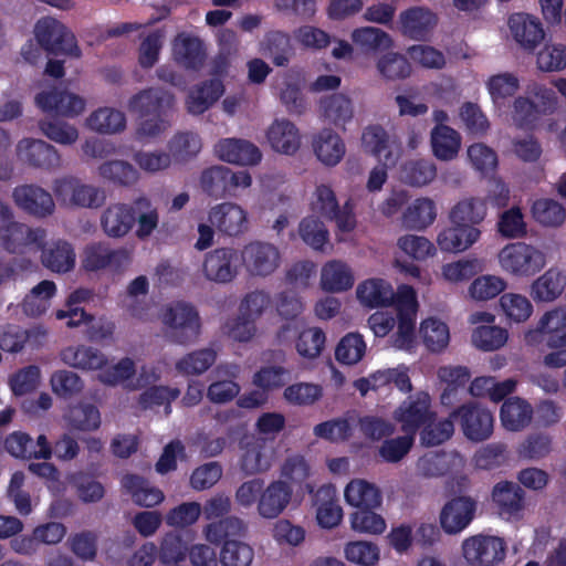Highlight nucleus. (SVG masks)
Instances as JSON below:
<instances>
[{"instance_id": "obj_1", "label": "nucleus", "mask_w": 566, "mask_h": 566, "mask_svg": "<svg viewBox=\"0 0 566 566\" xmlns=\"http://www.w3.org/2000/svg\"><path fill=\"white\" fill-rule=\"evenodd\" d=\"M164 336L172 343L187 345L195 342L201 329L200 316L196 307L178 301L165 307L161 314Z\"/></svg>"}, {"instance_id": "obj_2", "label": "nucleus", "mask_w": 566, "mask_h": 566, "mask_svg": "<svg viewBox=\"0 0 566 566\" xmlns=\"http://www.w3.org/2000/svg\"><path fill=\"white\" fill-rule=\"evenodd\" d=\"M53 193L66 209H98L106 201L105 189L83 182L75 176H63L53 181Z\"/></svg>"}, {"instance_id": "obj_3", "label": "nucleus", "mask_w": 566, "mask_h": 566, "mask_svg": "<svg viewBox=\"0 0 566 566\" xmlns=\"http://www.w3.org/2000/svg\"><path fill=\"white\" fill-rule=\"evenodd\" d=\"M462 555L470 566H496L506 556L503 538L492 535H473L462 542Z\"/></svg>"}, {"instance_id": "obj_4", "label": "nucleus", "mask_w": 566, "mask_h": 566, "mask_svg": "<svg viewBox=\"0 0 566 566\" xmlns=\"http://www.w3.org/2000/svg\"><path fill=\"white\" fill-rule=\"evenodd\" d=\"M524 339L528 345L546 342L552 348L566 347V305L547 311L533 329H528Z\"/></svg>"}, {"instance_id": "obj_5", "label": "nucleus", "mask_w": 566, "mask_h": 566, "mask_svg": "<svg viewBox=\"0 0 566 566\" xmlns=\"http://www.w3.org/2000/svg\"><path fill=\"white\" fill-rule=\"evenodd\" d=\"M35 38L39 44L53 54H67L78 57L80 49L74 34L53 18H44L35 24Z\"/></svg>"}, {"instance_id": "obj_6", "label": "nucleus", "mask_w": 566, "mask_h": 566, "mask_svg": "<svg viewBox=\"0 0 566 566\" xmlns=\"http://www.w3.org/2000/svg\"><path fill=\"white\" fill-rule=\"evenodd\" d=\"M501 266L516 275H532L545 265V255L536 248L523 242L511 243L499 253Z\"/></svg>"}, {"instance_id": "obj_7", "label": "nucleus", "mask_w": 566, "mask_h": 566, "mask_svg": "<svg viewBox=\"0 0 566 566\" xmlns=\"http://www.w3.org/2000/svg\"><path fill=\"white\" fill-rule=\"evenodd\" d=\"M46 231L15 220L14 213L0 228V243L9 253H23L31 245L43 248Z\"/></svg>"}, {"instance_id": "obj_8", "label": "nucleus", "mask_w": 566, "mask_h": 566, "mask_svg": "<svg viewBox=\"0 0 566 566\" xmlns=\"http://www.w3.org/2000/svg\"><path fill=\"white\" fill-rule=\"evenodd\" d=\"M478 501L469 495H459L447 501L440 510V527L448 535L464 531L474 520Z\"/></svg>"}, {"instance_id": "obj_9", "label": "nucleus", "mask_w": 566, "mask_h": 566, "mask_svg": "<svg viewBox=\"0 0 566 566\" xmlns=\"http://www.w3.org/2000/svg\"><path fill=\"white\" fill-rule=\"evenodd\" d=\"M450 417L459 418L464 436L471 441H484L493 432V415L489 409L480 405H463L455 409Z\"/></svg>"}, {"instance_id": "obj_10", "label": "nucleus", "mask_w": 566, "mask_h": 566, "mask_svg": "<svg viewBox=\"0 0 566 566\" xmlns=\"http://www.w3.org/2000/svg\"><path fill=\"white\" fill-rule=\"evenodd\" d=\"M240 469L248 476L265 473L275 459L274 441L265 438H249L242 444Z\"/></svg>"}, {"instance_id": "obj_11", "label": "nucleus", "mask_w": 566, "mask_h": 566, "mask_svg": "<svg viewBox=\"0 0 566 566\" xmlns=\"http://www.w3.org/2000/svg\"><path fill=\"white\" fill-rule=\"evenodd\" d=\"M175 106V96L161 87H147L132 95L126 104L130 114L138 117L167 115Z\"/></svg>"}, {"instance_id": "obj_12", "label": "nucleus", "mask_w": 566, "mask_h": 566, "mask_svg": "<svg viewBox=\"0 0 566 566\" xmlns=\"http://www.w3.org/2000/svg\"><path fill=\"white\" fill-rule=\"evenodd\" d=\"M17 156L23 164L38 169L52 171L62 167L59 151L42 139H21L17 145Z\"/></svg>"}, {"instance_id": "obj_13", "label": "nucleus", "mask_w": 566, "mask_h": 566, "mask_svg": "<svg viewBox=\"0 0 566 566\" xmlns=\"http://www.w3.org/2000/svg\"><path fill=\"white\" fill-rule=\"evenodd\" d=\"M12 199L20 209L35 218H46L55 210L52 195L38 185L15 187L12 191Z\"/></svg>"}, {"instance_id": "obj_14", "label": "nucleus", "mask_w": 566, "mask_h": 566, "mask_svg": "<svg viewBox=\"0 0 566 566\" xmlns=\"http://www.w3.org/2000/svg\"><path fill=\"white\" fill-rule=\"evenodd\" d=\"M202 272L207 280L220 284L231 282L239 272L235 250L219 248L206 254Z\"/></svg>"}, {"instance_id": "obj_15", "label": "nucleus", "mask_w": 566, "mask_h": 566, "mask_svg": "<svg viewBox=\"0 0 566 566\" xmlns=\"http://www.w3.org/2000/svg\"><path fill=\"white\" fill-rule=\"evenodd\" d=\"M315 195L314 209L319 214L335 221L337 228L343 232L352 231L355 228L356 222L349 202L340 208L334 191L326 185H319Z\"/></svg>"}, {"instance_id": "obj_16", "label": "nucleus", "mask_w": 566, "mask_h": 566, "mask_svg": "<svg viewBox=\"0 0 566 566\" xmlns=\"http://www.w3.org/2000/svg\"><path fill=\"white\" fill-rule=\"evenodd\" d=\"M415 291L409 286H402L397 293L398 331L394 340L397 348H408L415 336V316L417 312Z\"/></svg>"}, {"instance_id": "obj_17", "label": "nucleus", "mask_w": 566, "mask_h": 566, "mask_svg": "<svg viewBox=\"0 0 566 566\" xmlns=\"http://www.w3.org/2000/svg\"><path fill=\"white\" fill-rule=\"evenodd\" d=\"M242 261L250 274L268 276L279 268L280 252L273 244L256 241L244 247Z\"/></svg>"}, {"instance_id": "obj_18", "label": "nucleus", "mask_w": 566, "mask_h": 566, "mask_svg": "<svg viewBox=\"0 0 566 566\" xmlns=\"http://www.w3.org/2000/svg\"><path fill=\"white\" fill-rule=\"evenodd\" d=\"M293 496V488L285 480H274L260 493L256 511L263 518H276L290 505Z\"/></svg>"}, {"instance_id": "obj_19", "label": "nucleus", "mask_w": 566, "mask_h": 566, "mask_svg": "<svg viewBox=\"0 0 566 566\" xmlns=\"http://www.w3.org/2000/svg\"><path fill=\"white\" fill-rule=\"evenodd\" d=\"M395 415L401 423L402 430L412 437L421 426L434 417L430 410V398L424 392L417 394L413 399L405 401Z\"/></svg>"}, {"instance_id": "obj_20", "label": "nucleus", "mask_w": 566, "mask_h": 566, "mask_svg": "<svg viewBox=\"0 0 566 566\" xmlns=\"http://www.w3.org/2000/svg\"><path fill=\"white\" fill-rule=\"evenodd\" d=\"M36 105L44 112L55 113L65 117H74L85 108V101L67 91L52 90L35 96Z\"/></svg>"}, {"instance_id": "obj_21", "label": "nucleus", "mask_w": 566, "mask_h": 566, "mask_svg": "<svg viewBox=\"0 0 566 566\" xmlns=\"http://www.w3.org/2000/svg\"><path fill=\"white\" fill-rule=\"evenodd\" d=\"M133 202L130 205L116 202L105 208L99 218V224L108 238L120 239L127 235L133 227Z\"/></svg>"}, {"instance_id": "obj_22", "label": "nucleus", "mask_w": 566, "mask_h": 566, "mask_svg": "<svg viewBox=\"0 0 566 566\" xmlns=\"http://www.w3.org/2000/svg\"><path fill=\"white\" fill-rule=\"evenodd\" d=\"M322 116L331 125L346 130V127L355 117L353 98L345 93H334L321 99Z\"/></svg>"}, {"instance_id": "obj_23", "label": "nucleus", "mask_w": 566, "mask_h": 566, "mask_svg": "<svg viewBox=\"0 0 566 566\" xmlns=\"http://www.w3.org/2000/svg\"><path fill=\"white\" fill-rule=\"evenodd\" d=\"M216 153L223 161L242 166L256 165L262 158V154L255 145L239 138L220 140L216 145Z\"/></svg>"}, {"instance_id": "obj_24", "label": "nucleus", "mask_w": 566, "mask_h": 566, "mask_svg": "<svg viewBox=\"0 0 566 566\" xmlns=\"http://www.w3.org/2000/svg\"><path fill=\"white\" fill-rule=\"evenodd\" d=\"M509 28L514 40L528 51H533L545 38L541 22L526 13L512 14Z\"/></svg>"}, {"instance_id": "obj_25", "label": "nucleus", "mask_w": 566, "mask_h": 566, "mask_svg": "<svg viewBox=\"0 0 566 566\" xmlns=\"http://www.w3.org/2000/svg\"><path fill=\"white\" fill-rule=\"evenodd\" d=\"M209 222L220 232L228 235H238L247 229L244 210L232 202H224L213 207L209 212Z\"/></svg>"}, {"instance_id": "obj_26", "label": "nucleus", "mask_w": 566, "mask_h": 566, "mask_svg": "<svg viewBox=\"0 0 566 566\" xmlns=\"http://www.w3.org/2000/svg\"><path fill=\"white\" fill-rule=\"evenodd\" d=\"M481 237V231L472 224H451L441 231L437 242L442 251L463 252L471 248Z\"/></svg>"}, {"instance_id": "obj_27", "label": "nucleus", "mask_w": 566, "mask_h": 566, "mask_svg": "<svg viewBox=\"0 0 566 566\" xmlns=\"http://www.w3.org/2000/svg\"><path fill=\"white\" fill-rule=\"evenodd\" d=\"M41 263L55 273H67L75 266V252L72 244L65 240H56L50 244L43 242Z\"/></svg>"}, {"instance_id": "obj_28", "label": "nucleus", "mask_w": 566, "mask_h": 566, "mask_svg": "<svg viewBox=\"0 0 566 566\" xmlns=\"http://www.w3.org/2000/svg\"><path fill=\"white\" fill-rule=\"evenodd\" d=\"M363 148L379 157L384 167L395 166L398 161L399 154L389 149V135L385 128L378 124L365 127L361 134Z\"/></svg>"}, {"instance_id": "obj_29", "label": "nucleus", "mask_w": 566, "mask_h": 566, "mask_svg": "<svg viewBox=\"0 0 566 566\" xmlns=\"http://www.w3.org/2000/svg\"><path fill=\"white\" fill-rule=\"evenodd\" d=\"M401 31L415 40H424L437 23L436 15L427 8L415 7L400 13Z\"/></svg>"}, {"instance_id": "obj_30", "label": "nucleus", "mask_w": 566, "mask_h": 566, "mask_svg": "<svg viewBox=\"0 0 566 566\" xmlns=\"http://www.w3.org/2000/svg\"><path fill=\"white\" fill-rule=\"evenodd\" d=\"M566 287V274L557 269L551 268L531 285V296L535 302H554Z\"/></svg>"}, {"instance_id": "obj_31", "label": "nucleus", "mask_w": 566, "mask_h": 566, "mask_svg": "<svg viewBox=\"0 0 566 566\" xmlns=\"http://www.w3.org/2000/svg\"><path fill=\"white\" fill-rule=\"evenodd\" d=\"M268 140L272 148L279 153L292 155L301 145V137L296 126L287 119H275L268 129Z\"/></svg>"}, {"instance_id": "obj_32", "label": "nucleus", "mask_w": 566, "mask_h": 566, "mask_svg": "<svg viewBox=\"0 0 566 566\" xmlns=\"http://www.w3.org/2000/svg\"><path fill=\"white\" fill-rule=\"evenodd\" d=\"M313 149L326 166H335L345 155V144L332 128H323L313 137Z\"/></svg>"}, {"instance_id": "obj_33", "label": "nucleus", "mask_w": 566, "mask_h": 566, "mask_svg": "<svg viewBox=\"0 0 566 566\" xmlns=\"http://www.w3.org/2000/svg\"><path fill=\"white\" fill-rule=\"evenodd\" d=\"M352 269L340 260L326 262L321 270V286L324 291L339 293L352 289L354 285Z\"/></svg>"}, {"instance_id": "obj_34", "label": "nucleus", "mask_w": 566, "mask_h": 566, "mask_svg": "<svg viewBox=\"0 0 566 566\" xmlns=\"http://www.w3.org/2000/svg\"><path fill=\"white\" fill-rule=\"evenodd\" d=\"M488 213L486 199L480 197H465L459 200L449 211L451 224H472L476 227L485 219Z\"/></svg>"}, {"instance_id": "obj_35", "label": "nucleus", "mask_w": 566, "mask_h": 566, "mask_svg": "<svg viewBox=\"0 0 566 566\" xmlns=\"http://www.w3.org/2000/svg\"><path fill=\"white\" fill-rule=\"evenodd\" d=\"M262 54L274 65L285 67L294 56V48L289 34L282 31H271L261 43Z\"/></svg>"}, {"instance_id": "obj_36", "label": "nucleus", "mask_w": 566, "mask_h": 566, "mask_svg": "<svg viewBox=\"0 0 566 566\" xmlns=\"http://www.w3.org/2000/svg\"><path fill=\"white\" fill-rule=\"evenodd\" d=\"M356 294L361 304L368 307L390 305L397 294L391 285L381 279H370L357 286Z\"/></svg>"}, {"instance_id": "obj_37", "label": "nucleus", "mask_w": 566, "mask_h": 566, "mask_svg": "<svg viewBox=\"0 0 566 566\" xmlns=\"http://www.w3.org/2000/svg\"><path fill=\"white\" fill-rule=\"evenodd\" d=\"M61 359L70 367L82 370H97L107 363L103 353L84 345L66 347L61 352Z\"/></svg>"}, {"instance_id": "obj_38", "label": "nucleus", "mask_w": 566, "mask_h": 566, "mask_svg": "<svg viewBox=\"0 0 566 566\" xmlns=\"http://www.w3.org/2000/svg\"><path fill=\"white\" fill-rule=\"evenodd\" d=\"M437 177V166L430 159H409L399 168L400 180L410 187H423L431 184Z\"/></svg>"}, {"instance_id": "obj_39", "label": "nucleus", "mask_w": 566, "mask_h": 566, "mask_svg": "<svg viewBox=\"0 0 566 566\" xmlns=\"http://www.w3.org/2000/svg\"><path fill=\"white\" fill-rule=\"evenodd\" d=\"M334 500L335 489L332 485H323L314 494L316 518L323 527L332 528L342 521V507Z\"/></svg>"}, {"instance_id": "obj_40", "label": "nucleus", "mask_w": 566, "mask_h": 566, "mask_svg": "<svg viewBox=\"0 0 566 566\" xmlns=\"http://www.w3.org/2000/svg\"><path fill=\"white\" fill-rule=\"evenodd\" d=\"M248 526L238 516H227L205 527L206 539L211 544H220L226 541H237L247 534Z\"/></svg>"}, {"instance_id": "obj_41", "label": "nucleus", "mask_w": 566, "mask_h": 566, "mask_svg": "<svg viewBox=\"0 0 566 566\" xmlns=\"http://www.w3.org/2000/svg\"><path fill=\"white\" fill-rule=\"evenodd\" d=\"M174 56L186 69L198 70L203 65L206 54L198 38L181 34L174 41Z\"/></svg>"}, {"instance_id": "obj_42", "label": "nucleus", "mask_w": 566, "mask_h": 566, "mask_svg": "<svg viewBox=\"0 0 566 566\" xmlns=\"http://www.w3.org/2000/svg\"><path fill=\"white\" fill-rule=\"evenodd\" d=\"M223 93L220 81L211 80L191 90L188 94L186 106L190 114L200 115L216 103Z\"/></svg>"}, {"instance_id": "obj_43", "label": "nucleus", "mask_w": 566, "mask_h": 566, "mask_svg": "<svg viewBox=\"0 0 566 566\" xmlns=\"http://www.w3.org/2000/svg\"><path fill=\"white\" fill-rule=\"evenodd\" d=\"M533 409L525 400L513 397L504 401L501 408V421L510 431H520L532 421Z\"/></svg>"}, {"instance_id": "obj_44", "label": "nucleus", "mask_w": 566, "mask_h": 566, "mask_svg": "<svg viewBox=\"0 0 566 566\" xmlns=\"http://www.w3.org/2000/svg\"><path fill=\"white\" fill-rule=\"evenodd\" d=\"M460 136L449 126L439 125L431 132V146L433 155L440 160H452L460 149Z\"/></svg>"}, {"instance_id": "obj_45", "label": "nucleus", "mask_w": 566, "mask_h": 566, "mask_svg": "<svg viewBox=\"0 0 566 566\" xmlns=\"http://www.w3.org/2000/svg\"><path fill=\"white\" fill-rule=\"evenodd\" d=\"M345 499L357 509H375L381 503L379 490L364 480L349 482L345 489Z\"/></svg>"}, {"instance_id": "obj_46", "label": "nucleus", "mask_w": 566, "mask_h": 566, "mask_svg": "<svg viewBox=\"0 0 566 566\" xmlns=\"http://www.w3.org/2000/svg\"><path fill=\"white\" fill-rule=\"evenodd\" d=\"M87 126L101 134H116L126 127L125 114L120 111L104 107L93 112L86 118Z\"/></svg>"}, {"instance_id": "obj_47", "label": "nucleus", "mask_w": 566, "mask_h": 566, "mask_svg": "<svg viewBox=\"0 0 566 566\" xmlns=\"http://www.w3.org/2000/svg\"><path fill=\"white\" fill-rule=\"evenodd\" d=\"M531 214L536 222L547 228H558L566 220V209L549 198L535 200L531 207Z\"/></svg>"}, {"instance_id": "obj_48", "label": "nucleus", "mask_w": 566, "mask_h": 566, "mask_svg": "<svg viewBox=\"0 0 566 566\" xmlns=\"http://www.w3.org/2000/svg\"><path fill=\"white\" fill-rule=\"evenodd\" d=\"M134 223H138L136 235L145 240L157 228L159 222L158 211L153 207L150 200L146 197H138L133 201Z\"/></svg>"}, {"instance_id": "obj_49", "label": "nucleus", "mask_w": 566, "mask_h": 566, "mask_svg": "<svg viewBox=\"0 0 566 566\" xmlns=\"http://www.w3.org/2000/svg\"><path fill=\"white\" fill-rule=\"evenodd\" d=\"M376 69L386 81H401L411 74V65L407 57L396 52L382 54L376 62Z\"/></svg>"}, {"instance_id": "obj_50", "label": "nucleus", "mask_w": 566, "mask_h": 566, "mask_svg": "<svg viewBox=\"0 0 566 566\" xmlns=\"http://www.w3.org/2000/svg\"><path fill=\"white\" fill-rule=\"evenodd\" d=\"M436 219L434 202L430 198H418L402 214L407 228L423 229Z\"/></svg>"}, {"instance_id": "obj_51", "label": "nucleus", "mask_w": 566, "mask_h": 566, "mask_svg": "<svg viewBox=\"0 0 566 566\" xmlns=\"http://www.w3.org/2000/svg\"><path fill=\"white\" fill-rule=\"evenodd\" d=\"M497 232L505 239H522L527 234V224L518 206L502 211L496 223Z\"/></svg>"}, {"instance_id": "obj_52", "label": "nucleus", "mask_w": 566, "mask_h": 566, "mask_svg": "<svg viewBox=\"0 0 566 566\" xmlns=\"http://www.w3.org/2000/svg\"><path fill=\"white\" fill-rule=\"evenodd\" d=\"M217 353L212 348H202L185 355L176 363V369L182 375H200L213 365Z\"/></svg>"}, {"instance_id": "obj_53", "label": "nucleus", "mask_w": 566, "mask_h": 566, "mask_svg": "<svg viewBox=\"0 0 566 566\" xmlns=\"http://www.w3.org/2000/svg\"><path fill=\"white\" fill-rule=\"evenodd\" d=\"M55 293V284L44 280L35 285L23 300L22 307L27 315L40 316L48 308L49 300Z\"/></svg>"}, {"instance_id": "obj_54", "label": "nucleus", "mask_w": 566, "mask_h": 566, "mask_svg": "<svg viewBox=\"0 0 566 566\" xmlns=\"http://www.w3.org/2000/svg\"><path fill=\"white\" fill-rule=\"evenodd\" d=\"M188 547L181 535L169 532L161 538L158 558L165 566H178L186 559Z\"/></svg>"}, {"instance_id": "obj_55", "label": "nucleus", "mask_w": 566, "mask_h": 566, "mask_svg": "<svg viewBox=\"0 0 566 566\" xmlns=\"http://www.w3.org/2000/svg\"><path fill=\"white\" fill-rule=\"evenodd\" d=\"M493 501L507 513L517 512L523 507L524 491L513 482H500L493 489Z\"/></svg>"}, {"instance_id": "obj_56", "label": "nucleus", "mask_w": 566, "mask_h": 566, "mask_svg": "<svg viewBox=\"0 0 566 566\" xmlns=\"http://www.w3.org/2000/svg\"><path fill=\"white\" fill-rule=\"evenodd\" d=\"M98 175L103 179L120 186H130L138 179L137 170L124 160H111L102 164L98 167Z\"/></svg>"}, {"instance_id": "obj_57", "label": "nucleus", "mask_w": 566, "mask_h": 566, "mask_svg": "<svg viewBox=\"0 0 566 566\" xmlns=\"http://www.w3.org/2000/svg\"><path fill=\"white\" fill-rule=\"evenodd\" d=\"M352 39L354 43L367 52L388 50L392 45V40L389 34L384 30L374 27L354 30Z\"/></svg>"}, {"instance_id": "obj_58", "label": "nucleus", "mask_w": 566, "mask_h": 566, "mask_svg": "<svg viewBox=\"0 0 566 566\" xmlns=\"http://www.w3.org/2000/svg\"><path fill=\"white\" fill-rule=\"evenodd\" d=\"M168 149L170 157L172 156L177 161H188L200 151L201 140L192 132H181L169 140Z\"/></svg>"}, {"instance_id": "obj_59", "label": "nucleus", "mask_w": 566, "mask_h": 566, "mask_svg": "<svg viewBox=\"0 0 566 566\" xmlns=\"http://www.w3.org/2000/svg\"><path fill=\"white\" fill-rule=\"evenodd\" d=\"M420 335L424 345L431 352L443 350L450 340V333L448 326L436 318H428L420 325Z\"/></svg>"}, {"instance_id": "obj_60", "label": "nucleus", "mask_w": 566, "mask_h": 566, "mask_svg": "<svg viewBox=\"0 0 566 566\" xmlns=\"http://www.w3.org/2000/svg\"><path fill=\"white\" fill-rule=\"evenodd\" d=\"M366 352L364 338L358 333H348L338 343L335 349L336 359L346 365H355L361 360Z\"/></svg>"}, {"instance_id": "obj_61", "label": "nucleus", "mask_w": 566, "mask_h": 566, "mask_svg": "<svg viewBox=\"0 0 566 566\" xmlns=\"http://www.w3.org/2000/svg\"><path fill=\"white\" fill-rule=\"evenodd\" d=\"M67 420L74 429L81 431L96 430L101 424L99 411L92 403H78L70 408Z\"/></svg>"}, {"instance_id": "obj_62", "label": "nucleus", "mask_w": 566, "mask_h": 566, "mask_svg": "<svg viewBox=\"0 0 566 566\" xmlns=\"http://www.w3.org/2000/svg\"><path fill=\"white\" fill-rule=\"evenodd\" d=\"M254 556L253 548L242 541H226L220 553L223 566H250Z\"/></svg>"}, {"instance_id": "obj_63", "label": "nucleus", "mask_w": 566, "mask_h": 566, "mask_svg": "<svg viewBox=\"0 0 566 566\" xmlns=\"http://www.w3.org/2000/svg\"><path fill=\"white\" fill-rule=\"evenodd\" d=\"M526 93L530 95L539 115H552L558 109V98L553 88L531 81L526 85Z\"/></svg>"}, {"instance_id": "obj_64", "label": "nucleus", "mask_w": 566, "mask_h": 566, "mask_svg": "<svg viewBox=\"0 0 566 566\" xmlns=\"http://www.w3.org/2000/svg\"><path fill=\"white\" fill-rule=\"evenodd\" d=\"M507 340V333L499 326L483 325L474 329L472 343L475 347L491 352L502 347Z\"/></svg>"}]
</instances>
